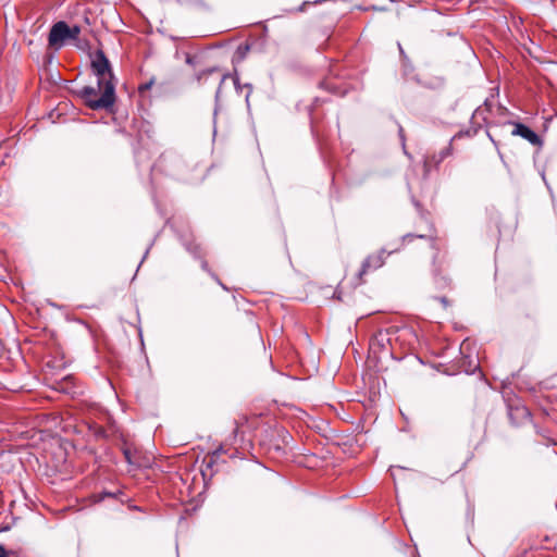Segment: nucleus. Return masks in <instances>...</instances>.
<instances>
[{"instance_id":"1","label":"nucleus","mask_w":557,"mask_h":557,"mask_svg":"<svg viewBox=\"0 0 557 557\" xmlns=\"http://www.w3.org/2000/svg\"><path fill=\"white\" fill-rule=\"evenodd\" d=\"M91 67L97 76L98 90L101 94L97 98V90L91 86H85L79 90V96L92 110H110L115 103V84L109 60L102 51H97L91 61Z\"/></svg>"},{"instance_id":"2","label":"nucleus","mask_w":557,"mask_h":557,"mask_svg":"<svg viewBox=\"0 0 557 557\" xmlns=\"http://www.w3.org/2000/svg\"><path fill=\"white\" fill-rule=\"evenodd\" d=\"M70 39V27L65 22L55 23L49 33V45L51 47H61L65 40Z\"/></svg>"},{"instance_id":"3","label":"nucleus","mask_w":557,"mask_h":557,"mask_svg":"<svg viewBox=\"0 0 557 557\" xmlns=\"http://www.w3.org/2000/svg\"><path fill=\"white\" fill-rule=\"evenodd\" d=\"M511 134L513 136H520V137L524 138L525 140H528L530 144H532L534 146L541 145V139H540L539 135L535 132H533L530 127L525 126L524 124L515 123Z\"/></svg>"},{"instance_id":"4","label":"nucleus","mask_w":557,"mask_h":557,"mask_svg":"<svg viewBox=\"0 0 557 557\" xmlns=\"http://www.w3.org/2000/svg\"><path fill=\"white\" fill-rule=\"evenodd\" d=\"M384 253L382 250L379 253L369 256L362 263L360 275L366 274L369 270H375L384 264Z\"/></svg>"},{"instance_id":"5","label":"nucleus","mask_w":557,"mask_h":557,"mask_svg":"<svg viewBox=\"0 0 557 557\" xmlns=\"http://www.w3.org/2000/svg\"><path fill=\"white\" fill-rule=\"evenodd\" d=\"M391 337L388 330H381L371 338L370 348L375 352L385 349L389 344Z\"/></svg>"},{"instance_id":"6","label":"nucleus","mask_w":557,"mask_h":557,"mask_svg":"<svg viewBox=\"0 0 557 557\" xmlns=\"http://www.w3.org/2000/svg\"><path fill=\"white\" fill-rule=\"evenodd\" d=\"M218 72V69L211 67L197 74L196 78L199 84L206 83L207 78Z\"/></svg>"},{"instance_id":"7","label":"nucleus","mask_w":557,"mask_h":557,"mask_svg":"<svg viewBox=\"0 0 557 557\" xmlns=\"http://www.w3.org/2000/svg\"><path fill=\"white\" fill-rule=\"evenodd\" d=\"M124 456H125L126 461L129 465L141 466L136 459H134V457L128 448L124 449Z\"/></svg>"},{"instance_id":"8","label":"nucleus","mask_w":557,"mask_h":557,"mask_svg":"<svg viewBox=\"0 0 557 557\" xmlns=\"http://www.w3.org/2000/svg\"><path fill=\"white\" fill-rule=\"evenodd\" d=\"M79 34H81V27L79 26L70 27V39H77Z\"/></svg>"},{"instance_id":"9","label":"nucleus","mask_w":557,"mask_h":557,"mask_svg":"<svg viewBox=\"0 0 557 557\" xmlns=\"http://www.w3.org/2000/svg\"><path fill=\"white\" fill-rule=\"evenodd\" d=\"M228 78V75L227 74H222L219 76V88L216 90V94H215V98L218 99L220 97V92H221V85L224 83V81Z\"/></svg>"},{"instance_id":"10","label":"nucleus","mask_w":557,"mask_h":557,"mask_svg":"<svg viewBox=\"0 0 557 557\" xmlns=\"http://www.w3.org/2000/svg\"><path fill=\"white\" fill-rule=\"evenodd\" d=\"M479 368V363L476 361L469 362V369L467 371L474 372Z\"/></svg>"},{"instance_id":"11","label":"nucleus","mask_w":557,"mask_h":557,"mask_svg":"<svg viewBox=\"0 0 557 557\" xmlns=\"http://www.w3.org/2000/svg\"><path fill=\"white\" fill-rule=\"evenodd\" d=\"M0 557H8V552L4 546L0 544Z\"/></svg>"},{"instance_id":"12","label":"nucleus","mask_w":557,"mask_h":557,"mask_svg":"<svg viewBox=\"0 0 557 557\" xmlns=\"http://www.w3.org/2000/svg\"><path fill=\"white\" fill-rule=\"evenodd\" d=\"M234 84H235L236 88H238V78H234Z\"/></svg>"},{"instance_id":"13","label":"nucleus","mask_w":557,"mask_h":557,"mask_svg":"<svg viewBox=\"0 0 557 557\" xmlns=\"http://www.w3.org/2000/svg\"><path fill=\"white\" fill-rule=\"evenodd\" d=\"M186 61H187V63H189V64H191V63H193V61H191V58H190V57H187V60H186Z\"/></svg>"},{"instance_id":"14","label":"nucleus","mask_w":557,"mask_h":557,"mask_svg":"<svg viewBox=\"0 0 557 557\" xmlns=\"http://www.w3.org/2000/svg\"><path fill=\"white\" fill-rule=\"evenodd\" d=\"M398 47H399L400 53L404 54V50L401 49V46L399 44H398Z\"/></svg>"},{"instance_id":"15","label":"nucleus","mask_w":557,"mask_h":557,"mask_svg":"<svg viewBox=\"0 0 557 557\" xmlns=\"http://www.w3.org/2000/svg\"><path fill=\"white\" fill-rule=\"evenodd\" d=\"M465 346H466L465 344L461 345V351L465 350Z\"/></svg>"}]
</instances>
